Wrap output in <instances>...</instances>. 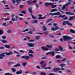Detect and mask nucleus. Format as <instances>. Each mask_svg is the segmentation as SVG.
<instances>
[{"instance_id":"26","label":"nucleus","mask_w":75,"mask_h":75,"mask_svg":"<svg viewBox=\"0 0 75 75\" xmlns=\"http://www.w3.org/2000/svg\"><path fill=\"white\" fill-rule=\"evenodd\" d=\"M21 65L20 64L18 63L16 65L13 66V67H20Z\"/></svg>"},{"instance_id":"49","label":"nucleus","mask_w":75,"mask_h":75,"mask_svg":"<svg viewBox=\"0 0 75 75\" xmlns=\"http://www.w3.org/2000/svg\"><path fill=\"white\" fill-rule=\"evenodd\" d=\"M0 49H1V50H3L4 49V47H0Z\"/></svg>"},{"instance_id":"55","label":"nucleus","mask_w":75,"mask_h":75,"mask_svg":"<svg viewBox=\"0 0 75 75\" xmlns=\"http://www.w3.org/2000/svg\"><path fill=\"white\" fill-rule=\"evenodd\" d=\"M2 38L3 40H4V39H6V37L5 36H3L2 37Z\"/></svg>"},{"instance_id":"5","label":"nucleus","mask_w":75,"mask_h":75,"mask_svg":"<svg viewBox=\"0 0 75 75\" xmlns=\"http://www.w3.org/2000/svg\"><path fill=\"white\" fill-rule=\"evenodd\" d=\"M71 4V2H68L67 3L65 4L64 6H63L62 8V10H65V6H68L70 4Z\"/></svg>"},{"instance_id":"33","label":"nucleus","mask_w":75,"mask_h":75,"mask_svg":"<svg viewBox=\"0 0 75 75\" xmlns=\"http://www.w3.org/2000/svg\"><path fill=\"white\" fill-rule=\"evenodd\" d=\"M52 19V18L49 19L47 21V23H49L50 21H51Z\"/></svg>"},{"instance_id":"61","label":"nucleus","mask_w":75,"mask_h":75,"mask_svg":"<svg viewBox=\"0 0 75 75\" xmlns=\"http://www.w3.org/2000/svg\"><path fill=\"white\" fill-rule=\"evenodd\" d=\"M20 8H23V7H24V5H20Z\"/></svg>"},{"instance_id":"45","label":"nucleus","mask_w":75,"mask_h":75,"mask_svg":"<svg viewBox=\"0 0 75 75\" xmlns=\"http://www.w3.org/2000/svg\"><path fill=\"white\" fill-rule=\"evenodd\" d=\"M9 52H9V55H12V54H13V52H12L11 51H10Z\"/></svg>"},{"instance_id":"16","label":"nucleus","mask_w":75,"mask_h":75,"mask_svg":"<svg viewBox=\"0 0 75 75\" xmlns=\"http://www.w3.org/2000/svg\"><path fill=\"white\" fill-rule=\"evenodd\" d=\"M4 47H6V48H8V49H10V45H4Z\"/></svg>"},{"instance_id":"38","label":"nucleus","mask_w":75,"mask_h":75,"mask_svg":"<svg viewBox=\"0 0 75 75\" xmlns=\"http://www.w3.org/2000/svg\"><path fill=\"white\" fill-rule=\"evenodd\" d=\"M21 13H23V14H25L26 12L25 11H21Z\"/></svg>"},{"instance_id":"27","label":"nucleus","mask_w":75,"mask_h":75,"mask_svg":"<svg viewBox=\"0 0 75 75\" xmlns=\"http://www.w3.org/2000/svg\"><path fill=\"white\" fill-rule=\"evenodd\" d=\"M40 36H35L36 39L37 40H39V39H40Z\"/></svg>"},{"instance_id":"25","label":"nucleus","mask_w":75,"mask_h":75,"mask_svg":"<svg viewBox=\"0 0 75 75\" xmlns=\"http://www.w3.org/2000/svg\"><path fill=\"white\" fill-rule=\"evenodd\" d=\"M21 1V0H16V3H18L16 4V5H18V4L21 2V1Z\"/></svg>"},{"instance_id":"14","label":"nucleus","mask_w":75,"mask_h":75,"mask_svg":"<svg viewBox=\"0 0 75 75\" xmlns=\"http://www.w3.org/2000/svg\"><path fill=\"white\" fill-rule=\"evenodd\" d=\"M38 21L37 20H32L31 21V23L32 24H34V23H37Z\"/></svg>"},{"instance_id":"40","label":"nucleus","mask_w":75,"mask_h":75,"mask_svg":"<svg viewBox=\"0 0 75 75\" xmlns=\"http://www.w3.org/2000/svg\"><path fill=\"white\" fill-rule=\"evenodd\" d=\"M44 69H51V67H46L45 68H44Z\"/></svg>"},{"instance_id":"2","label":"nucleus","mask_w":75,"mask_h":75,"mask_svg":"<svg viewBox=\"0 0 75 75\" xmlns=\"http://www.w3.org/2000/svg\"><path fill=\"white\" fill-rule=\"evenodd\" d=\"M63 40L65 41H67L68 40H72V39L71 37H68L66 36H63Z\"/></svg>"},{"instance_id":"28","label":"nucleus","mask_w":75,"mask_h":75,"mask_svg":"<svg viewBox=\"0 0 75 75\" xmlns=\"http://www.w3.org/2000/svg\"><path fill=\"white\" fill-rule=\"evenodd\" d=\"M11 69L12 71V72H15L16 71V70L14 68H11Z\"/></svg>"},{"instance_id":"57","label":"nucleus","mask_w":75,"mask_h":75,"mask_svg":"<svg viewBox=\"0 0 75 75\" xmlns=\"http://www.w3.org/2000/svg\"><path fill=\"white\" fill-rule=\"evenodd\" d=\"M44 34H45V35H47L48 33V32H44Z\"/></svg>"},{"instance_id":"59","label":"nucleus","mask_w":75,"mask_h":75,"mask_svg":"<svg viewBox=\"0 0 75 75\" xmlns=\"http://www.w3.org/2000/svg\"><path fill=\"white\" fill-rule=\"evenodd\" d=\"M57 62H62V60H57Z\"/></svg>"},{"instance_id":"58","label":"nucleus","mask_w":75,"mask_h":75,"mask_svg":"<svg viewBox=\"0 0 75 75\" xmlns=\"http://www.w3.org/2000/svg\"><path fill=\"white\" fill-rule=\"evenodd\" d=\"M2 3H4V4H6V1H2Z\"/></svg>"},{"instance_id":"34","label":"nucleus","mask_w":75,"mask_h":75,"mask_svg":"<svg viewBox=\"0 0 75 75\" xmlns=\"http://www.w3.org/2000/svg\"><path fill=\"white\" fill-rule=\"evenodd\" d=\"M61 56L59 55H57L56 56V58H57V59L58 58H61Z\"/></svg>"},{"instance_id":"36","label":"nucleus","mask_w":75,"mask_h":75,"mask_svg":"<svg viewBox=\"0 0 75 75\" xmlns=\"http://www.w3.org/2000/svg\"><path fill=\"white\" fill-rule=\"evenodd\" d=\"M3 34V30H0V35H2Z\"/></svg>"},{"instance_id":"51","label":"nucleus","mask_w":75,"mask_h":75,"mask_svg":"<svg viewBox=\"0 0 75 75\" xmlns=\"http://www.w3.org/2000/svg\"><path fill=\"white\" fill-rule=\"evenodd\" d=\"M55 51H59V49H58L57 48H56L55 49Z\"/></svg>"},{"instance_id":"17","label":"nucleus","mask_w":75,"mask_h":75,"mask_svg":"<svg viewBox=\"0 0 75 75\" xmlns=\"http://www.w3.org/2000/svg\"><path fill=\"white\" fill-rule=\"evenodd\" d=\"M27 4H28V5H31V4H33L32 1H27Z\"/></svg>"},{"instance_id":"4","label":"nucleus","mask_w":75,"mask_h":75,"mask_svg":"<svg viewBox=\"0 0 75 75\" xmlns=\"http://www.w3.org/2000/svg\"><path fill=\"white\" fill-rule=\"evenodd\" d=\"M62 24L63 25H66V24L70 26H72V23H71L68 21H64L62 22Z\"/></svg>"},{"instance_id":"15","label":"nucleus","mask_w":75,"mask_h":75,"mask_svg":"<svg viewBox=\"0 0 75 75\" xmlns=\"http://www.w3.org/2000/svg\"><path fill=\"white\" fill-rule=\"evenodd\" d=\"M75 16H74L72 17H70L69 18V21H71V20H74V18H75Z\"/></svg>"},{"instance_id":"31","label":"nucleus","mask_w":75,"mask_h":75,"mask_svg":"<svg viewBox=\"0 0 75 75\" xmlns=\"http://www.w3.org/2000/svg\"><path fill=\"white\" fill-rule=\"evenodd\" d=\"M44 61H41L40 63V64L41 65V66L42 67V65L44 64Z\"/></svg>"},{"instance_id":"64","label":"nucleus","mask_w":75,"mask_h":75,"mask_svg":"<svg viewBox=\"0 0 75 75\" xmlns=\"http://www.w3.org/2000/svg\"><path fill=\"white\" fill-rule=\"evenodd\" d=\"M36 68H38V69H40V66H36Z\"/></svg>"},{"instance_id":"37","label":"nucleus","mask_w":75,"mask_h":75,"mask_svg":"<svg viewBox=\"0 0 75 75\" xmlns=\"http://www.w3.org/2000/svg\"><path fill=\"white\" fill-rule=\"evenodd\" d=\"M40 74L42 75H46V73L45 72H42L40 73Z\"/></svg>"},{"instance_id":"24","label":"nucleus","mask_w":75,"mask_h":75,"mask_svg":"<svg viewBox=\"0 0 75 75\" xmlns=\"http://www.w3.org/2000/svg\"><path fill=\"white\" fill-rule=\"evenodd\" d=\"M46 48H52V45H50V46L49 45H46Z\"/></svg>"},{"instance_id":"8","label":"nucleus","mask_w":75,"mask_h":75,"mask_svg":"<svg viewBox=\"0 0 75 75\" xmlns=\"http://www.w3.org/2000/svg\"><path fill=\"white\" fill-rule=\"evenodd\" d=\"M45 5L46 7H48L49 6H50V5H54V4L47 2L45 4Z\"/></svg>"},{"instance_id":"47","label":"nucleus","mask_w":75,"mask_h":75,"mask_svg":"<svg viewBox=\"0 0 75 75\" xmlns=\"http://www.w3.org/2000/svg\"><path fill=\"white\" fill-rule=\"evenodd\" d=\"M5 75H12V74H10V73H6Z\"/></svg>"},{"instance_id":"52","label":"nucleus","mask_w":75,"mask_h":75,"mask_svg":"<svg viewBox=\"0 0 75 75\" xmlns=\"http://www.w3.org/2000/svg\"><path fill=\"white\" fill-rule=\"evenodd\" d=\"M52 8H54V7H57L56 5H52Z\"/></svg>"},{"instance_id":"19","label":"nucleus","mask_w":75,"mask_h":75,"mask_svg":"<svg viewBox=\"0 0 75 75\" xmlns=\"http://www.w3.org/2000/svg\"><path fill=\"white\" fill-rule=\"evenodd\" d=\"M28 10L30 13H33V12L32 11V8H28Z\"/></svg>"},{"instance_id":"43","label":"nucleus","mask_w":75,"mask_h":75,"mask_svg":"<svg viewBox=\"0 0 75 75\" xmlns=\"http://www.w3.org/2000/svg\"><path fill=\"white\" fill-rule=\"evenodd\" d=\"M51 30H52V31H55L56 29L55 28H54V27H53L52 28H51Z\"/></svg>"},{"instance_id":"35","label":"nucleus","mask_w":75,"mask_h":75,"mask_svg":"<svg viewBox=\"0 0 75 75\" xmlns=\"http://www.w3.org/2000/svg\"><path fill=\"white\" fill-rule=\"evenodd\" d=\"M43 30H44V31H46V30H47L46 28V27H45V26H43Z\"/></svg>"},{"instance_id":"11","label":"nucleus","mask_w":75,"mask_h":75,"mask_svg":"<svg viewBox=\"0 0 75 75\" xmlns=\"http://www.w3.org/2000/svg\"><path fill=\"white\" fill-rule=\"evenodd\" d=\"M41 49L43 51H48L49 50V49L48 48H46L45 47L42 46L41 47Z\"/></svg>"},{"instance_id":"22","label":"nucleus","mask_w":75,"mask_h":75,"mask_svg":"<svg viewBox=\"0 0 75 75\" xmlns=\"http://www.w3.org/2000/svg\"><path fill=\"white\" fill-rule=\"evenodd\" d=\"M23 73V71H17L16 72V74H21Z\"/></svg>"},{"instance_id":"6","label":"nucleus","mask_w":75,"mask_h":75,"mask_svg":"<svg viewBox=\"0 0 75 75\" xmlns=\"http://www.w3.org/2000/svg\"><path fill=\"white\" fill-rule=\"evenodd\" d=\"M39 17V18H38V20H41V19H44V18H46V17H47L46 15L44 17H42V15L41 14H39L38 15Z\"/></svg>"},{"instance_id":"46","label":"nucleus","mask_w":75,"mask_h":75,"mask_svg":"<svg viewBox=\"0 0 75 75\" xmlns=\"http://www.w3.org/2000/svg\"><path fill=\"white\" fill-rule=\"evenodd\" d=\"M29 53H31V54H33V51L30 50Z\"/></svg>"},{"instance_id":"54","label":"nucleus","mask_w":75,"mask_h":75,"mask_svg":"<svg viewBox=\"0 0 75 75\" xmlns=\"http://www.w3.org/2000/svg\"><path fill=\"white\" fill-rule=\"evenodd\" d=\"M66 60H67V59H66V58H64L63 59L62 61H66Z\"/></svg>"},{"instance_id":"21","label":"nucleus","mask_w":75,"mask_h":75,"mask_svg":"<svg viewBox=\"0 0 75 75\" xmlns=\"http://www.w3.org/2000/svg\"><path fill=\"white\" fill-rule=\"evenodd\" d=\"M30 15L32 16V18L33 19H36V18H37L36 16H34L32 14H30Z\"/></svg>"},{"instance_id":"3","label":"nucleus","mask_w":75,"mask_h":75,"mask_svg":"<svg viewBox=\"0 0 75 75\" xmlns=\"http://www.w3.org/2000/svg\"><path fill=\"white\" fill-rule=\"evenodd\" d=\"M15 15L14 14H13L11 16V17H12L11 19V21H12L14 22L15 21H17V20H18V17L17 16H16V19L15 18H14V16Z\"/></svg>"},{"instance_id":"42","label":"nucleus","mask_w":75,"mask_h":75,"mask_svg":"<svg viewBox=\"0 0 75 75\" xmlns=\"http://www.w3.org/2000/svg\"><path fill=\"white\" fill-rule=\"evenodd\" d=\"M28 34H33V31H32L31 30L30 31V32H28Z\"/></svg>"},{"instance_id":"7","label":"nucleus","mask_w":75,"mask_h":75,"mask_svg":"<svg viewBox=\"0 0 75 75\" xmlns=\"http://www.w3.org/2000/svg\"><path fill=\"white\" fill-rule=\"evenodd\" d=\"M60 14V13L59 12H57V13H49V15L51 16H55V15H59Z\"/></svg>"},{"instance_id":"12","label":"nucleus","mask_w":75,"mask_h":75,"mask_svg":"<svg viewBox=\"0 0 75 75\" xmlns=\"http://www.w3.org/2000/svg\"><path fill=\"white\" fill-rule=\"evenodd\" d=\"M27 45L30 47H33L34 46V44H33V43H27Z\"/></svg>"},{"instance_id":"62","label":"nucleus","mask_w":75,"mask_h":75,"mask_svg":"<svg viewBox=\"0 0 75 75\" xmlns=\"http://www.w3.org/2000/svg\"><path fill=\"white\" fill-rule=\"evenodd\" d=\"M19 15L20 16H22V17H23V16H24V15L21 13L19 14Z\"/></svg>"},{"instance_id":"44","label":"nucleus","mask_w":75,"mask_h":75,"mask_svg":"<svg viewBox=\"0 0 75 75\" xmlns=\"http://www.w3.org/2000/svg\"><path fill=\"white\" fill-rule=\"evenodd\" d=\"M70 13H71V12H66V14H68V15L69 14L70 15Z\"/></svg>"},{"instance_id":"56","label":"nucleus","mask_w":75,"mask_h":75,"mask_svg":"<svg viewBox=\"0 0 75 75\" xmlns=\"http://www.w3.org/2000/svg\"><path fill=\"white\" fill-rule=\"evenodd\" d=\"M36 8L37 9L38 7H39V6L38 5V4H36Z\"/></svg>"},{"instance_id":"60","label":"nucleus","mask_w":75,"mask_h":75,"mask_svg":"<svg viewBox=\"0 0 75 75\" xmlns=\"http://www.w3.org/2000/svg\"><path fill=\"white\" fill-rule=\"evenodd\" d=\"M14 53H15V54H18V52H17L16 51H14Z\"/></svg>"},{"instance_id":"32","label":"nucleus","mask_w":75,"mask_h":75,"mask_svg":"<svg viewBox=\"0 0 75 75\" xmlns=\"http://www.w3.org/2000/svg\"><path fill=\"white\" fill-rule=\"evenodd\" d=\"M1 41L4 44L6 43L7 42V41L5 40H1Z\"/></svg>"},{"instance_id":"13","label":"nucleus","mask_w":75,"mask_h":75,"mask_svg":"<svg viewBox=\"0 0 75 75\" xmlns=\"http://www.w3.org/2000/svg\"><path fill=\"white\" fill-rule=\"evenodd\" d=\"M59 50H60L61 51H62V52H64V51H65V50L63 49V47H62V46H59Z\"/></svg>"},{"instance_id":"63","label":"nucleus","mask_w":75,"mask_h":75,"mask_svg":"<svg viewBox=\"0 0 75 75\" xmlns=\"http://www.w3.org/2000/svg\"><path fill=\"white\" fill-rule=\"evenodd\" d=\"M12 1L13 4H14V3H16V1H15V0H12Z\"/></svg>"},{"instance_id":"23","label":"nucleus","mask_w":75,"mask_h":75,"mask_svg":"<svg viewBox=\"0 0 75 75\" xmlns=\"http://www.w3.org/2000/svg\"><path fill=\"white\" fill-rule=\"evenodd\" d=\"M59 17H61V18H64V17H65V15L62 16V14L60 15L58 18H59Z\"/></svg>"},{"instance_id":"9","label":"nucleus","mask_w":75,"mask_h":75,"mask_svg":"<svg viewBox=\"0 0 75 75\" xmlns=\"http://www.w3.org/2000/svg\"><path fill=\"white\" fill-rule=\"evenodd\" d=\"M5 56L6 55L4 54V53L0 54V59H3L4 57H5Z\"/></svg>"},{"instance_id":"10","label":"nucleus","mask_w":75,"mask_h":75,"mask_svg":"<svg viewBox=\"0 0 75 75\" xmlns=\"http://www.w3.org/2000/svg\"><path fill=\"white\" fill-rule=\"evenodd\" d=\"M60 70V68H56L53 69V71L54 72H58Z\"/></svg>"},{"instance_id":"18","label":"nucleus","mask_w":75,"mask_h":75,"mask_svg":"<svg viewBox=\"0 0 75 75\" xmlns=\"http://www.w3.org/2000/svg\"><path fill=\"white\" fill-rule=\"evenodd\" d=\"M50 54L52 55V56H54L55 53L54 51H52V52H50Z\"/></svg>"},{"instance_id":"53","label":"nucleus","mask_w":75,"mask_h":75,"mask_svg":"<svg viewBox=\"0 0 75 75\" xmlns=\"http://www.w3.org/2000/svg\"><path fill=\"white\" fill-rule=\"evenodd\" d=\"M56 30H58L59 29V28H58L57 26H55V28Z\"/></svg>"},{"instance_id":"30","label":"nucleus","mask_w":75,"mask_h":75,"mask_svg":"<svg viewBox=\"0 0 75 75\" xmlns=\"http://www.w3.org/2000/svg\"><path fill=\"white\" fill-rule=\"evenodd\" d=\"M66 65L65 64H60L59 65V66H60L61 67H62V68H63V67H65V66Z\"/></svg>"},{"instance_id":"48","label":"nucleus","mask_w":75,"mask_h":75,"mask_svg":"<svg viewBox=\"0 0 75 75\" xmlns=\"http://www.w3.org/2000/svg\"><path fill=\"white\" fill-rule=\"evenodd\" d=\"M7 32L8 33H11V31L10 30H8Z\"/></svg>"},{"instance_id":"41","label":"nucleus","mask_w":75,"mask_h":75,"mask_svg":"<svg viewBox=\"0 0 75 75\" xmlns=\"http://www.w3.org/2000/svg\"><path fill=\"white\" fill-rule=\"evenodd\" d=\"M32 4H33L34 3H37V1H36L35 0L32 1Z\"/></svg>"},{"instance_id":"50","label":"nucleus","mask_w":75,"mask_h":75,"mask_svg":"<svg viewBox=\"0 0 75 75\" xmlns=\"http://www.w3.org/2000/svg\"><path fill=\"white\" fill-rule=\"evenodd\" d=\"M5 54L6 55H10L9 54V52H6L5 53Z\"/></svg>"},{"instance_id":"29","label":"nucleus","mask_w":75,"mask_h":75,"mask_svg":"<svg viewBox=\"0 0 75 75\" xmlns=\"http://www.w3.org/2000/svg\"><path fill=\"white\" fill-rule=\"evenodd\" d=\"M57 10L55 9H53L52 10L50 11L51 13H52V12H54V11H56Z\"/></svg>"},{"instance_id":"39","label":"nucleus","mask_w":75,"mask_h":75,"mask_svg":"<svg viewBox=\"0 0 75 75\" xmlns=\"http://www.w3.org/2000/svg\"><path fill=\"white\" fill-rule=\"evenodd\" d=\"M22 64L23 67H25V65H26V64H27V62L23 63Z\"/></svg>"},{"instance_id":"1","label":"nucleus","mask_w":75,"mask_h":75,"mask_svg":"<svg viewBox=\"0 0 75 75\" xmlns=\"http://www.w3.org/2000/svg\"><path fill=\"white\" fill-rule=\"evenodd\" d=\"M28 56H22L21 57L22 58V59H25L26 60H28V59L30 58V57L33 58V55L31 54H30L28 55Z\"/></svg>"},{"instance_id":"20","label":"nucleus","mask_w":75,"mask_h":75,"mask_svg":"<svg viewBox=\"0 0 75 75\" xmlns=\"http://www.w3.org/2000/svg\"><path fill=\"white\" fill-rule=\"evenodd\" d=\"M70 32L71 33H73V34H75V31L73 29H70Z\"/></svg>"}]
</instances>
